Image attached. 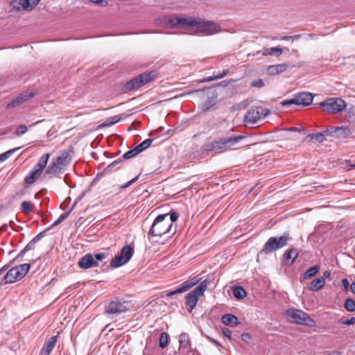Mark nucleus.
<instances>
[{"mask_svg": "<svg viewBox=\"0 0 355 355\" xmlns=\"http://www.w3.org/2000/svg\"><path fill=\"white\" fill-rule=\"evenodd\" d=\"M164 21L166 26L171 28L193 27L196 28L197 31L206 35L216 34L221 31V28L218 23L198 17L165 16Z\"/></svg>", "mask_w": 355, "mask_h": 355, "instance_id": "1", "label": "nucleus"}, {"mask_svg": "<svg viewBox=\"0 0 355 355\" xmlns=\"http://www.w3.org/2000/svg\"><path fill=\"white\" fill-rule=\"evenodd\" d=\"M168 214H160L158 215L154 220L150 229L148 232V234L151 236H162L165 234L170 233L172 232L173 235L176 229L173 230V224L171 221L168 220Z\"/></svg>", "mask_w": 355, "mask_h": 355, "instance_id": "2", "label": "nucleus"}, {"mask_svg": "<svg viewBox=\"0 0 355 355\" xmlns=\"http://www.w3.org/2000/svg\"><path fill=\"white\" fill-rule=\"evenodd\" d=\"M71 157L69 151H63L56 158L52 159L50 165L46 168V174L56 175L66 169L70 164Z\"/></svg>", "mask_w": 355, "mask_h": 355, "instance_id": "3", "label": "nucleus"}, {"mask_svg": "<svg viewBox=\"0 0 355 355\" xmlns=\"http://www.w3.org/2000/svg\"><path fill=\"white\" fill-rule=\"evenodd\" d=\"M211 281L206 279L202 281L195 289L186 295L185 304L189 313H191L193 309L196 307L200 297L204 295L205 291L207 289Z\"/></svg>", "mask_w": 355, "mask_h": 355, "instance_id": "4", "label": "nucleus"}, {"mask_svg": "<svg viewBox=\"0 0 355 355\" xmlns=\"http://www.w3.org/2000/svg\"><path fill=\"white\" fill-rule=\"evenodd\" d=\"M30 268L31 265L29 263H23L12 268L0 282V286L13 284L21 280L26 276Z\"/></svg>", "mask_w": 355, "mask_h": 355, "instance_id": "5", "label": "nucleus"}, {"mask_svg": "<svg viewBox=\"0 0 355 355\" xmlns=\"http://www.w3.org/2000/svg\"><path fill=\"white\" fill-rule=\"evenodd\" d=\"M285 315L291 322L308 327H313L315 325V321L302 310L290 309L285 311Z\"/></svg>", "mask_w": 355, "mask_h": 355, "instance_id": "6", "label": "nucleus"}, {"mask_svg": "<svg viewBox=\"0 0 355 355\" xmlns=\"http://www.w3.org/2000/svg\"><path fill=\"white\" fill-rule=\"evenodd\" d=\"M155 78V73L144 72L131 80L127 82L124 85V89L125 92H129L133 89H136L141 86L148 83L153 80Z\"/></svg>", "mask_w": 355, "mask_h": 355, "instance_id": "7", "label": "nucleus"}, {"mask_svg": "<svg viewBox=\"0 0 355 355\" xmlns=\"http://www.w3.org/2000/svg\"><path fill=\"white\" fill-rule=\"evenodd\" d=\"M288 235H282L280 237H270L260 251L261 253L269 254L287 245Z\"/></svg>", "mask_w": 355, "mask_h": 355, "instance_id": "8", "label": "nucleus"}, {"mask_svg": "<svg viewBox=\"0 0 355 355\" xmlns=\"http://www.w3.org/2000/svg\"><path fill=\"white\" fill-rule=\"evenodd\" d=\"M130 308V304L128 302L121 301L119 299L116 298L105 306V313L107 315H114L117 316L129 311Z\"/></svg>", "mask_w": 355, "mask_h": 355, "instance_id": "9", "label": "nucleus"}, {"mask_svg": "<svg viewBox=\"0 0 355 355\" xmlns=\"http://www.w3.org/2000/svg\"><path fill=\"white\" fill-rule=\"evenodd\" d=\"M320 106L324 111L329 114H336L344 110L345 108V101L340 98H330L321 102Z\"/></svg>", "mask_w": 355, "mask_h": 355, "instance_id": "10", "label": "nucleus"}, {"mask_svg": "<svg viewBox=\"0 0 355 355\" xmlns=\"http://www.w3.org/2000/svg\"><path fill=\"white\" fill-rule=\"evenodd\" d=\"M270 113V110L261 106L250 108L245 115V122L250 124H255L259 120L265 118Z\"/></svg>", "mask_w": 355, "mask_h": 355, "instance_id": "11", "label": "nucleus"}, {"mask_svg": "<svg viewBox=\"0 0 355 355\" xmlns=\"http://www.w3.org/2000/svg\"><path fill=\"white\" fill-rule=\"evenodd\" d=\"M134 253V248L129 245L124 246L119 254L116 255L110 262L112 268H118L128 262Z\"/></svg>", "mask_w": 355, "mask_h": 355, "instance_id": "12", "label": "nucleus"}, {"mask_svg": "<svg viewBox=\"0 0 355 355\" xmlns=\"http://www.w3.org/2000/svg\"><path fill=\"white\" fill-rule=\"evenodd\" d=\"M313 99L311 93L302 92L296 94L293 98L284 101L281 103L283 106H289L291 105L307 106L310 105Z\"/></svg>", "mask_w": 355, "mask_h": 355, "instance_id": "13", "label": "nucleus"}, {"mask_svg": "<svg viewBox=\"0 0 355 355\" xmlns=\"http://www.w3.org/2000/svg\"><path fill=\"white\" fill-rule=\"evenodd\" d=\"M201 280V278L198 276H195L192 278H190L189 279L185 281L182 284L180 285V286L171 292H168L166 294L167 297H171L176 294H180L186 292L187 291L189 290L191 288L196 285L198 283H199Z\"/></svg>", "mask_w": 355, "mask_h": 355, "instance_id": "14", "label": "nucleus"}, {"mask_svg": "<svg viewBox=\"0 0 355 355\" xmlns=\"http://www.w3.org/2000/svg\"><path fill=\"white\" fill-rule=\"evenodd\" d=\"M245 138L244 135H232L223 138L226 151L237 150L241 148V141Z\"/></svg>", "mask_w": 355, "mask_h": 355, "instance_id": "15", "label": "nucleus"}, {"mask_svg": "<svg viewBox=\"0 0 355 355\" xmlns=\"http://www.w3.org/2000/svg\"><path fill=\"white\" fill-rule=\"evenodd\" d=\"M325 134L338 139L347 138L352 133L351 130L345 127H331L324 130Z\"/></svg>", "mask_w": 355, "mask_h": 355, "instance_id": "16", "label": "nucleus"}, {"mask_svg": "<svg viewBox=\"0 0 355 355\" xmlns=\"http://www.w3.org/2000/svg\"><path fill=\"white\" fill-rule=\"evenodd\" d=\"M223 138L214 140L204 145L203 149L206 152L214 151L216 153H221L226 151Z\"/></svg>", "mask_w": 355, "mask_h": 355, "instance_id": "17", "label": "nucleus"}, {"mask_svg": "<svg viewBox=\"0 0 355 355\" xmlns=\"http://www.w3.org/2000/svg\"><path fill=\"white\" fill-rule=\"evenodd\" d=\"M78 266L80 268L86 270L98 266V263L92 254L87 253L78 260Z\"/></svg>", "mask_w": 355, "mask_h": 355, "instance_id": "18", "label": "nucleus"}, {"mask_svg": "<svg viewBox=\"0 0 355 355\" xmlns=\"http://www.w3.org/2000/svg\"><path fill=\"white\" fill-rule=\"evenodd\" d=\"M35 94L33 92H24L18 95L15 99L12 100L6 105L7 109L14 108L22 103L28 101L31 98L33 97Z\"/></svg>", "mask_w": 355, "mask_h": 355, "instance_id": "19", "label": "nucleus"}, {"mask_svg": "<svg viewBox=\"0 0 355 355\" xmlns=\"http://www.w3.org/2000/svg\"><path fill=\"white\" fill-rule=\"evenodd\" d=\"M30 0H12L10 2V6L14 10H33L35 7V3H31Z\"/></svg>", "mask_w": 355, "mask_h": 355, "instance_id": "20", "label": "nucleus"}, {"mask_svg": "<svg viewBox=\"0 0 355 355\" xmlns=\"http://www.w3.org/2000/svg\"><path fill=\"white\" fill-rule=\"evenodd\" d=\"M58 340V336H55L50 338L48 340H46L41 351L40 355H49L52 350L54 349L55 344Z\"/></svg>", "mask_w": 355, "mask_h": 355, "instance_id": "21", "label": "nucleus"}, {"mask_svg": "<svg viewBox=\"0 0 355 355\" xmlns=\"http://www.w3.org/2000/svg\"><path fill=\"white\" fill-rule=\"evenodd\" d=\"M326 135H328V134H325L324 131H323L322 132L309 134L305 137L304 141L306 142H310L313 144L322 143L325 140Z\"/></svg>", "mask_w": 355, "mask_h": 355, "instance_id": "22", "label": "nucleus"}, {"mask_svg": "<svg viewBox=\"0 0 355 355\" xmlns=\"http://www.w3.org/2000/svg\"><path fill=\"white\" fill-rule=\"evenodd\" d=\"M298 253L296 249L291 248L286 252L283 256V263L285 265L291 266L297 257Z\"/></svg>", "mask_w": 355, "mask_h": 355, "instance_id": "23", "label": "nucleus"}, {"mask_svg": "<svg viewBox=\"0 0 355 355\" xmlns=\"http://www.w3.org/2000/svg\"><path fill=\"white\" fill-rule=\"evenodd\" d=\"M288 67L289 64L286 63L271 65L268 67V72L270 75H276L286 71Z\"/></svg>", "mask_w": 355, "mask_h": 355, "instance_id": "24", "label": "nucleus"}, {"mask_svg": "<svg viewBox=\"0 0 355 355\" xmlns=\"http://www.w3.org/2000/svg\"><path fill=\"white\" fill-rule=\"evenodd\" d=\"M325 284L324 277H318L314 279L309 284V289L311 291L316 292L320 291Z\"/></svg>", "mask_w": 355, "mask_h": 355, "instance_id": "25", "label": "nucleus"}, {"mask_svg": "<svg viewBox=\"0 0 355 355\" xmlns=\"http://www.w3.org/2000/svg\"><path fill=\"white\" fill-rule=\"evenodd\" d=\"M42 173V172L34 167V168L25 178V182L27 184H33L39 179Z\"/></svg>", "mask_w": 355, "mask_h": 355, "instance_id": "26", "label": "nucleus"}, {"mask_svg": "<svg viewBox=\"0 0 355 355\" xmlns=\"http://www.w3.org/2000/svg\"><path fill=\"white\" fill-rule=\"evenodd\" d=\"M320 268V265H315L314 266L309 268L302 275L301 281L306 280L314 277L319 272Z\"/></svg>", "mask_w": 355, "mask_h": 355, "instance_id": "27", "label": "nucleus"}, {"mask_svg": "<svg viewBox=\"0 0 355 355\" xmlns=\"http://www.w3.org/2000/svg\"><path fill=\"white\" fill-rule=\"evenodd\" d=\"M222 322L228 326H236L238 324V318L234 315L228 313L224 315L221 318Z\"/></svg>", "mask_w": 355, "mask_h": 355, "instance_id": "28", "label": "nucleus"}, {"mask_svg": "<svg viewBox=\"0 0 355 355\" xmlns=\"http://www.w3.org/2000/svg\"><path fill=\"white\" fill-rule=\"evenodd\" d=\"M49 157L50 155L49 153L43 155L40 158L37 164L35 166V168L42 172L47 165Z\"/></svg>", "mask_w": 355, "mask_h": 355, "instance_id": "29", "label": "nucleus"}, {"mask_svg": "<svg viewBox=\"0 0 355 355\" xmlns=\"http://www.w3.org/2000/svg\"><path fill=\"white\" fill-rule=\"evenodd\" d=\"M45 231L41 232L37 236H35L25 247V250L29 251L35 248V245L44 236Z\"/></svg>", "mask_w": 355, "mask_h": 355, "instance_id": "30", "label": "nucleus"}, {"mask_svg": "<svg viewBox=\"0 0 355 355\" xmlns=\"http://www.w3.org/2000/svg\"><path fill=\"white\" fill-rule=\"evenodd\" d=\"M232 293L236 299H243L247 295L246 291L242 286H236L233 288Z\"/></svg>", "mask_w": 355, "mask_h": 355, "instance_id": "31", "label": "nucleus"}, {"mask_svg": "<svg viewBox=\"0 0 355 355\" xmlns=\"http://www.w3.org/2000/svg\"><path fill=\"white\" fill-rule=\"evenodd\" d=\"M180 347L187 349L189 345V337L186 333L181 334L179 336Z\"/></svg>", "mask_w": 355, "mask_h": 355, "instance_id": "32", "label": "nucleus"}, {"mask_svg": "<svg viewBox=\"0 0 355 355\" xmlns=\"http://www.w3.org/2000/svg\"><path fill=\"white\" fill-rule=\"evenodd\" d=\"M153 141V139H147L136 146L139 153H141L150 146Z\"/></svg>", "mask_w": 355, "mask_h": 355, "instance_id": "33", "label": "nucleus"}, {"mask_svg": "<svg viewBox=\"0 0 355 355\" xmlns=\"http://www.w3.org/2000/svg\"><path fill=\"white\" fill-rule=\"evenodd\" d=\"M168 334L166 332H162L160 335L159 340V346L160 348H165L168 344Z\"/></svg>", "mask_w": 355, "mask_h": 355, "instance_id": "34", "label": "nucleus"}, {"mask_svg": "<svg viewBox=\"0 0 355 355\" xmlns=\"http://www.w3.org/2000/svg\"><path fill=\"white\" fill-rule=\"evenodd\" d=\"M217 98V95L215 94L211 98H209L207 101L202 103V109L205 111L209 110L211 107H212L215 105V99Z\"/></svg>", "mask_w": 355, "mask_h": 355, "instance_id": "35", "label": "nucleus"}, {"mask_svg": "<svg viewBox=\"0 0 355 355\" xmlns=\"http://www.w3.org/2000/svg\"><path fill=\"white\" fill-rule=\"evenodd\" d=\"M345 308L349 312L355 311V301L352 298H347L345 302Z\"/></svg>", "mask_w": 355, "mask_h": 355, "instance_id": "36", "label": "nucleus"}, {"mask_svg": "<svg viewBox=\"0 0 355 355\" xmlns=\"http://www.w3.org/2000/svg\"><path fill=\"white\" fill-rule=\"evenodd\" d=\"M139 154V153L135 147L133 149L123 154V157H121V159H122V160L123 159H130L132 157L137 156Z\"/></svg>", "mask_w": 355, "mask_h": 355, "instance_id": "37", "label": "nucleus"}, {"mask_svg": "<svg viewBox=\"0 0 355 355\" xmlns=\"http://www.w3.org/2000/svg\"><path fill=\"white\" fill-rule=\"evenodd\" d=\"M21 211L24 214L28 215L33 211L32 204L27 201H24L21 203Z\"/></svg>", "mask_w": 355, "mask_h": 355, "instance_id": "38", "label": "nucleus"}, {"mask_svg": "<svg viewBox=\"0 0 355 355\" xmlns=\"http://www.w3.org/2000/svg\"><path fill=\"white\" fill-rule=\"evenodd\" d=\"M122 162V159L121 158H119L117 160L113 162L112 163H111L110 164H109L104 170H103V173H106V174H108L110 173H111L113 170H114V168L119 163H121Z\"/></svg>", "mask_w": 355, "mask_h": 355, "instance_id": "39", "label": "nucleus"}, {"mask_svg": "<svg viewBox=\"0 0 355 355\" xmlns=\"http://www.w3.org/2000/svg\"><path fill=\"white\" fill-rule=\"evenodd\" d=\"M70 212H71V211H69L62 214L59 216V218L53 223V225H51V227H55V226L58 225L59 224H60L62 221H64L68 217Z\"/></svg>", "mask_w": 355, "mask_h": 355, "instance_id": "40", "label": "nucleus"}, {"mask_svg": "<svg viewBox=\"0 0 355 355\" xmlns=\"http://www.w3.org/2000/svg\"><path fill=\"white\" fill-rule=\"evenodd\" d=\"M266 53H264V55L270 54L273 55L276 54L277 55H280L282 53V49L279 47H272L270 49H268Z\"/></svg>", "mask_w": 355, "mask_h": 355, "instance_id": "41", "label": "nucleus"}, {"mask_svg": "<svg viewBox=\"0 0 355 355\" xmlns=\"http://www.w3.org/2000/svg\"><path fill=\"white\" fill-rule=\"evenodd\" d=\"M27 130L28 128L25 125H19L15 130V135L17 136H21L24 135Z\"/></svg>", "mask_w": 355, "mask_h": 355, "instance_id": "42", "label": "nucleus"}, {"mask_svg": "<svg viewBox=\"0 0 355 355\" xmlns=\"http://www.w3.org/2000/svg\"><path fill=\"white\" fill-rule=\"evenodd\" d=\"M167 214H168V220L171 221L172 224L173 225V223L175 221H176L179 217L178 213L174 210H172Z\"/></svg>", "mask_w": 355, "mask_h": 355, "instance_id": "43", "label": "nucleus"}, {"mask_svg": "<svg viewBox=\"0 0 355 355\" xmlns=\"http://www.w3.org/2000/svg\"><path fill=\"white\" fill-rule=\"evenodd\" d=\"M20 148H21V147L10 149V150L2 153V157H3L4 160L6 161L11 156V155H12L15 151H17V150H19Z\"/></svg>", "mask_w": 355, "mask_h": 355, "instance_id": "44", "label": "nucleus"}, {"mask_svg": "<svg viewBox=\"0 0 355 355\" xmlns=\"http://www.w3.org/2000/svg\"><path fill=\"white\" fill-rule=\"evenodd\" d=\"M20 148H21V147L10 149V150L2 153V157H3L4 160L6 161L11 156V155H12L15 151H17V150H19Z\"/></svg>", "mask_w": 355, "mask_h": 355, "instance_id": "45", "label": "nucleus"}, {"mask_svg": "<svg viewBox=\"0 0 355 355\" xmlns=\"http://www.w3.org/2000/svg\"><path fill=\"white\" fill-rule=\"evenodd\" d=\"M250 85L252 87L261 88V87H263L264 83H263V80L262 79H257V80H253L251 83Z\"/></svg>", "mask_w": 355, "mask_h": 355, "instance_id": "46", "label": "nucleus"}, {"mask_svg": "<svg viewBox=\"0 0 355 355\" xmlns=\"http://www.w3.org/2000/svg\"><path fill=\"white\" fill-rule=\"evenodd\" d=\"M339 324H345V325H353L355 324V318L354 317H351L349 320H340L338 322Z\"/></svg>", "mask_w": 355, "mask_h": 355, "instance_id": "47", "label": "nucleus"}, {"mask_svg": "<svg viewBox=\"0 0 355 355\" xmlns=\"http://www.w3.org/2000/svg\"><path fill=\"white\" fill-rule=\"evenodd\" d=\"M112 119L113 120L110 121H105L103 123H102V126H108V125H114V123H117L120 120V117L118 116H114L112 118Z\"/></svg>", "mask_w": 355, "mask_h": 355, "instance_id": "48", "label": "nucleus"}, {"mask_svg": "<svg viewBox=\"0 0 355 355\" xmlns=\"http://www.w3.org/2000/svg\"><path fill=\"white\" fill-rule=\"evenodd\" d=\"M139 175H137V177L134 178L133 179H132L129 182H128L125 184L121 185V189H126L127 187H130V185H132L133 183H135L136 181H137V180L139 179Z\"/></svg>", "mask_w": 355, "mask_h": 355, "instance_id": "49", "label": "nucleus"}, {"mask_svg": "<svg viewBox=\"0 0 355 355\" xmlns=\"http://www.w3.org/2000/svg\"><path fill=\"white\" fill-rule=\"evenodd\" d=\"M94 257L98 263L99 261H102L106 257V254L103 252L96 253L94 255Z\"/></svg>", "mask_w": 355, "mask_h": 355, "instance_id": "50", "label": "nucleus"}, {"mask_svg": "<svg viewBox=\"0 0 355 355\" xmlns=\"http://www.w3.org/2000/svg\"><path fill=\"white\" fill-rule=\"evenodd\" d=\"M229 72L230 71L228 69L223 70L222 73L215 76L216 80H218V79H221V78H224L229 73Z\"/></svg>", "mask_w": 355, "mask_h": 355, "instance_id": "51", "label": "nucleus"}, {"mask_svg": "<svg viewBox=\"0 0 355 355\" xmlns=\"http://www.w3.org/2000/svg\"><path fill=\"white\" fill-rule=\"evenodd\" d=\"M229 72L230 71L228 69L223 70L222 73L215 76L216 80H218V79H221V78H224L229 73Z\"/></svg>", "mask_w": 355, "mask_h": 355, "instance_id": "52", "label": "nucleus"}, {"mask_svg": "<svg viewBox=\"0 0 355 355\" xmlns=\"http://www.w3.org/2000/svg\"><path fill=\"white\" fill-rule=\"evenodd\" d=\"M223 334H224V336H225L226 337L230 338L231 336H232V331L227 328H223Z\"/></svg>", "mask_w": 355, "mask_h": 355, "instance_id": "53", "label": "nucleus"}, {"mask_svg": "<svg viewBox=\"0 0 355 355\" xmlns=\"http://www.w3.org/2000/svg\"><path fill=\"white\" fill-rule=\"evenodd\" d=\"M215 80H216V77H215V76H209V77H206V78H203L201 80V82H202V83L210 82V81Z\"/></svg>", "mask_w": 355, "mask_h": 355, "instance_id": "54", "label": "nucleus"}, {"mask_svg": "<svg viewBox=\"0 0 355 355\" xmlns=\"http://www.w3.org/2000/svg\"><path fill=\"white\" fill-rule=\"evenodd\" d=\"M9 268V265H5L0 268V276Z\"/></svg>", "mask_w": 355, "mask_h": 355, "instance_id": "55", "label": "nucleus"}, {"mask_svg": "<svg viewBox=\"0 0 355 355\" xmlns=\"http://www.w3.org/2000/svg\"><path fill=\"white\" fill-rule=\"evenodd\" d=\"M342 283H343V286H344L345 288H347V286H348V285H349V282H348L347 279H343L342 280Z\"/></svg>", "mask_w": 355, "mask_h": 355, "instance_id": "56", "label": "nucleus"}, {"mask_svg": "<svg viewBox=\"0 0 355 355\" xmlns=\"http://www.w3.org/2000/svg\"><path fill=\"white\" fill-rule=\"evenodd\" d=\"M301 37V35H293L292 36V42H293L294 40H299Z\"/></svg>", "mask_w": 355, "mask_h": 355, "instance_id": "57", "label": "nucleus"}, {"mask_svg": "<svg viewBox=\"0 0 355 355\" xmlns=\"http://www.w3.org/2000/svg\"><path fill=\"white\" fill-rule=\"evenodd\" d=\"M28 252L27 250H25V248L19 252V254H18V257H23L25 253Z\"/></svg>", "mask_w": 355, "mask_h": 355, "instance_id": "58", "label": "nucleus"}, {"mask_svg": "<svg viewBox=\"0 0 355 355\" xmlns=\"http://www.w3.org/2000/svg\"><path fill=\"white\" fill-rule=\"evenodd\" d=\"M330 275H331V272H330V271H329V270H326V271H324V276L326 278L329 277Z\"/></svg>", "mask_w": 355, "mask_h": 355, "instance_id": "59", "label": "nucleus"}, {"mask_svg": "<svg viewBox=\"0 0 355 355\" xmlns=\"http://www.w3.org/2000/svg\"><path fill=\"white\" fill-rule=\"evenodd\" d=\"M282 40H291L292 41V36H284L282 37Z\"/></svg>", "mask_w": 355, "mask_h": 355, "instance_id": "60", "label": "nucleus"}, {"mask_svg": "<svg viewBox=\"0 0 355 355\" xmlns=\"http://www.w3.org/2000/svg\"><path fill=\"white\" fill-rule=\"evenodd\" d=\"M351 290H352V292L355 294V282H353L351 284Z\"/></svg>", "mask_w": 355, "mask_h": 355, "instance_id": "61", "label": "nucleus"}, {"mask_svg": "<svg viewBox=\"0 0 355 355\" xmlns=\"http://www.w3.org/2000/svg\"><path fill=\"white\" fill-rule=\"evenodd\" d=\"M30 3H35V6L38 4L40 0H30ZM32 3H31V5Z\"/></svg>", "mask_w": 355, "mask_h": 355, "instance_id": "62", "label": "nucleus"}, {"mask_svg": "<svg viewBox=\"0 0 355 355\" xmlns=\"http://www.w3.org/2000/svg\"><path fill=\"white\" fill-rule=\"evenodd\" d=\"M91 1L94 2V3H101L103 0H90Z\"/></svg>", "mask_w": 355, "mask_h": 355, "instance_id": "63", "label": "nucleus"}, {"mask_svg": "<svg viewBox=\"0 0 355 355\" xmlns=\"http://www.w3.org/2000/svg\"><path fill=\"white\" fill-rule=\"evenodd\" d=\"M4 161H5V160H4L3 157H2V154H0V162H4Z\"/></svg>", "mask_w": 355, "mask_h": 355, "instance_id": "64", "label": "nucleus"}]
</instances>
